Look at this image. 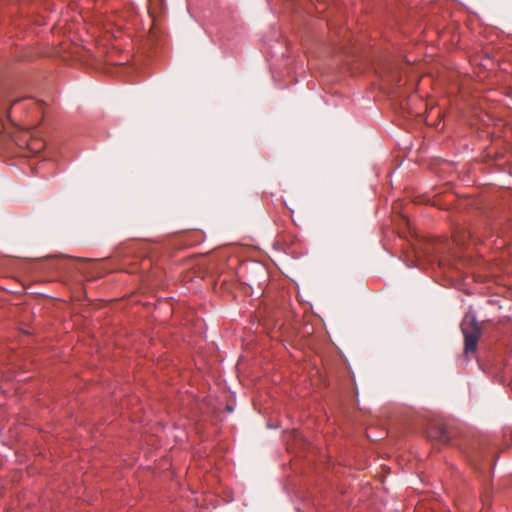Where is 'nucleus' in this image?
Masks as SVG:
<instances>
[{
    "label": "nucleus",
    "mask_w": 512,
    "mask_h": 512,
    "mask_svg": "<svg viewBox=\"0 0 512 512\" xmlns=\"http://www.w3.org/2000/svg\"><path fill=\"white\" fill-rule=\"evenodd\" d=\"M461 330L464 335L465 354L475 353L481 336V328L473 314L465 315L461 323Z\"/></svg>",
    "instance_id": "obj_1"
},
{
    "label": "nucleus",
    "mask_w": 512,
    "mask_h": 512,
    "mask_svg": "<svg viewBox=\"0 0 512 512\" xmlns=\"http://www.w3.org/2000/svg\"><path fill=\"white\" fill-rule=\"evenodd\" d=\"M438 437H439V440L443 443L449 442V437L447 436V433L444 429H440Z\"/></svg>",
    "instance_id": "obj_2"
},
{
    "label": "nucleus",
    "mask_w": 512,
    "mask_h": 512,
    "mask_svg": "<svg viewBox=\"0 0 512 512\" xmlns=\"http://www.w3.org/2000/svg\"><path fill=\"white\" fill-rule=\"evenodd\" d=\"M38 144H39V145H38V147H37V148H35V149H34V148H31V149H32L33 151H37V150L42 149V148H43V144H42V143H38Z\"/></svg>",
    "instance_id": "obj_3"
},
{
    "label": "nucleus",
    "mask_w": 512,
    "mask_h": 512,
    "mask_svg": "<svg viewBox=\"0 0 512 512\" xmlns=\"http://www.w3.org/2000/svg\"><path fill=\"white\" fill-rule=\"evenodd\" d=\"M17 102H19V100H15V101H13V102L11 103V105L8 107V113L10 112L11 107H12L14 104H16Z\"/></svg>",
    "instance_id": "obj_4"
}]
</instances>
